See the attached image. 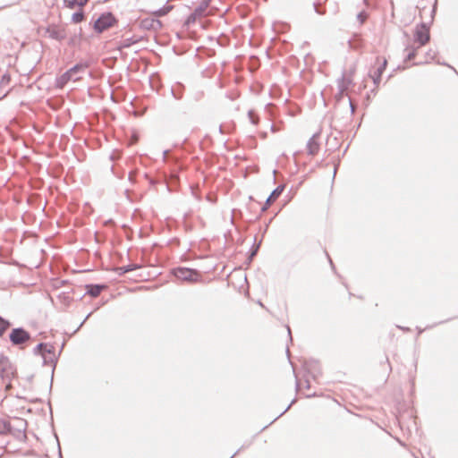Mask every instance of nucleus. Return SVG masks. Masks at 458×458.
<instances>
[{"instance_id":"1","label":"nucleus","mask_w":458,"mask_h":458,"mask_svg":"<svg viewBox=\"0 0 458 458\" xmlns=\"http://www.w3.org/2000/svg\"><path fill=\"white\" fill-rule=\"evenodd\" d=\"M89 67L88 61L76 64L57 79V86L63 88L68 81H77L81 79V74Z\"/></svg>"},{"instance_id":"2","label":"nucleus","mask_w":458,"mask_h":458,"mask_svg":"<svg viewBox=\"0 0 458 458\" xmlns=\"http://www.w3.org/2000/svg\"><path fill=\"white\" fill-rule=\"evenodd\" d=\"M174 275L178 280L189 284L197 283L200 276L197 269L188 267H177L174 269Z\"/></svg>"},{"instance_id":"3","label":"nucleus","mask_w":458,"mask_h":458,"mask_svg":"<svg viewBox=\"0 0 458 458\" xmlns=\"http://www.w3.org/2000/svg\"><path fill=\"white\" fill-rule=\"evenodd\" d=\"M116 21L112 13H104L95 21L93 28L98 33H102L106 30L113 27Z\"/></svg>"},{"instance_id":"4","label":"nucleus","mask_w":458,"mask_h":458,"mask_svg":"<svg viewBox=\"0 0 458 458\" xmlns=\"http://www.w3.org/2000/svg\"><path fill=\"white\" fill-rule=\"evenodd\" d=\"M356 72V69L354 67L346 70L341 80L338 81V89L339 95L338 98H342L343 95L352 87L353 86L354 75Z\"/></svg>"},{"instance_id":"5","label":"nucleus","mask_w":458,"mask_h":458,"mask_svg":"<svg viewBox=\"0 0 458 458\" xmlns=\"http://www.w3.org/2000/svg\"><path fill=\"white\" fill-rule=\"evenodd\" d=\"M16 374V368L5 356L0 357V376L4 381L10 382Z\"/></svg>"},{"instance_id":"6","label":"nucleus","mask_w":458,"mask_h":458,"mask_svg":"<svg viewBox=\"0 0 458 458\" xmlns=\"http://www.w3.org/2000/svg\"><path fill=\"white\" fill-rule=\"evenodd\" d=\"M30 338V334L21 327L14 328L10 334V340L14 345L22 344Z\"/></svg>"},{"instance_id":"7","label":"nucleus","mask_w":458,"mask_h":458,"mask_svg":"<svg viewBox=\"0 0 458 458\" xmlns=\"http://www.w3.org/2000/svg\"><path fill=\"white\" fill-rule=\"evenodd\" d=\"M429 40V30L425 25L417 27L415 31V41L420 47L424 46Z\"/></svg>"},{"instance_id":"8","label":"nucleus","mask_w":458,"mask_h":458,"mask_svg":"<svg viewBox=\"0 0 458 458\" xmlns=\"http://www.w3.org/2000/svg\"><path fill=\"white\" fill-rule=\"evenodd\" d=\"M140 26L143 29L157 31L162 28V22L153 17L143 19L140 22Z\"/></svg>"},{"instance_id":"9","label":"nucleus","mask_w":458,"mask_h":458,"mask_svg":"<svg viewBox=\"0 0 458 458\" xmlns=\"http://www.w3.org/2000/svg\"><path fill=\"white\" fill-rule=\"evenodd\" d=\"M46 33L48 35L49 38L61 41L65 38L66 33L64 29H60L56 26H49Z\"/></svg>"},{"instance_id":"10","label":"nucleus","mask_w":458,"mask_h":458,"mask_svg":"<svg viewBox=\"0 0 458 458\" xmlns=\"http://www.w3.org/2000/svg\"><path fill=\"white\" fill-rule=\"evenodd\" d=\"M377 63L378 64V68H377V72H375L372 76L375 82L377 81L380 80L381 75H382L383 72L385 71L386 66L387 64V61L385 57H378L377 59Z\"/></svg>"},{"instance_id":"11","label":"nucleus","mask_w":458,"mask_h":458,"mask_svg":"<svg viewBox=\"0 0 458 458\" xmlns=\"http://www.w3.org/2000/svg\"><path fill=\"white\" fill-rule=\"evenodd\" d=\"M105 287L106 286L102 284L87 285V293L92 297H98Z\"/></svg>"},{"instance_id":"12","label":"nucleus","mask_w":458,"mask_h":458,"mask_svg":"<svg viewBox=\"0 0 458 458\" xmlns=\"http://www.w3.org/2000/svg\"><path fill=\"white\" fill-rule=\"evenodd\" d=\"M200 17V6L195 8L194 13L189 16L185 21V26L189 29L191 23H194Z\"/></svg>"},{"instance_id":"13","label":"nucleus","mask_w":458,"mask_h":458,"mask_svg":"<svg viewBox=\"0 0 458 458\" xmlns=\"http://www.w3.org/2000/svg\"><path fill=\"white\" fill-rule=\"evenodd\" d=\"M307 148L310 154L315 155L316 153H318L319 146L317 140L314 138H312L309 140Z\"/></svg>"},{"instance_id":"14","label":"nucleus","mask_w":458,"mask_h":458,"mask_svg":"<svg viewBox=\"0 0 458 458\" xmlns=\"http://www.w3.org/2000/svg\"><path fill=\"white\" fill-rule=\"evenodd\" d=\"M65 4H66V6L72 9L74 8L76 5L80 6V7H83L84 5L87 4V3L89 2V0H65L64 1Z\"/></svg>"},{"instance_id":"15","label":"nucleus","mask_w":458,"mask_h":458,"mask_svg":"<svg viewBox=\"0 0 458 458\" xmlns=\"http://www.w3.org/2000/svg\"><path fill=\"white\" fill-rule=\"evenodd\" d=\"M281 192H282V190H279V189L275 190L270 194V196L267 198V202H266V207L264 208H267L269 205H271V203H273L278 198V196L281 194Z\"/></svg>"},{"instance_id":"16","label":"nucleus","mask_w":458,"mask_h":458,"mask_svg":"<svg viewBox=\"0 0 458 458\" xmlns=\"http://www.w3.org/2000/svg\"><path fill=\"white\" fill-rule=\"evenodd\" d=\"M47 344H38L35 348H34V353L35 354H41L43 359H44V362L46 363L47 362V356H45L44 352H43V349H47Z\"/></svg>"},{"instance_id":"17","label":"nucleus","mask_w":458,"mask_h":458,"mask_svg":"<svg viewBox=\"0 0 458 458\" xmlns=\"http://www.w3.org/2000/svg\"><path fill=\"white\" fill-rule=\"evenodd\" d=\"M84 19V13L82 11L76 12L72 16V21L74 23H79L82 21Z\"/></svg>"},{"instance_id":"18","label":"nucleus","mask_w":458,"mask_h":458,"mask_svg":"<svg viewBox=\"0 0 458 458\" xmlns=\"http://www.w3.org/2000/svg\"><path fill=\"white\" fill-rule=\"evenodd\" d=\"M11 81V77L9 74H4L0 80V89L5 88L9 85Z\"/></svg>"},{"instance_id":"19","label":"nucleus","mask_w":458,"mask_h":458,"mask_svg":"<svg viewBox=\"0 0 458 458\" xmlns=\"http://www.w3.org/2000/svg\"><path fill=\"white\" fill-rule=\"evenodd\" d=\"M10 323L2 318H0V336L4 335L6 329L9 327Z\"/></svg>"},{"instance_id":"20","label":"nucleus","mask_w":458,"mask_h":458,"mask_svg":"<svg viewBox=\"0 0 458 458\" xmlns=\"http://www.w3.org/2000/svg\"><path fill=\"white\" fill-rule=\"evenodd\" d=\"M138 267L136 265H128L119 267L118 269L121 271L120 274H124L130 271L136 269Z\"/></svg>"},{"instance_id":"21","label":"nucleus","mask_w":458,"mask_h":458,"mask_svg":"<svg viewBox=\"0 0 458 458\" xmlns=\"http://www.w3.org/2000/svg\"><path fill=\"white\" fill-rule=\"evenodd\" d=\"M7 430H9V424L4 420L0 419V434H4Z\"/></svg>"},{"instance_id":"22","label":"nucleus","mask_w":458,"mask_h":458,"mask_svg":"<svg viewBox=\"0 0 458 458\" xmlns=\"http://www.w3.org/2000/svg\"><path fill=\"white\" fill-rule=\"evenodd\" d=\"M168 10H169V8H160L157 11H156L154 13L156 16L159 17V16L165 15L167 13Z\"/></svg>"},{"instance_id":"23","label":"nucleus","mask_w":458,"mask_h":458,"mask_svg":"<svg viewBox=\"0 0 458 458\" xmlns=\"http://www.w3.org/2000/svg\"><path fill=\"white\" fill-rule=\"evenodd\" d=\"M132 43H134V41H131L130 38H127V39H124V40L123 41L122 47H130Z\"/></svg>"},{"instance_id":"24","label":"nucleus","mask_w":458,"mask_h":458,"mask_svg":"<svg viewBox=\"0 0 458 458\" xmlns=\"http://www.w3.org/2000/svg\"><path fill=\"white\" fill-rule=\"evenodd\" d=\"M53 352H54V347L53 346H48L47 345V349H43V352L44 354L46 355L47 353V354H53Z\"/></svg>"},{"instance_id":"25","label":"nucleus","mask_w":458,"mask_h":458,"mask_svg":"<svg viewBox=\"0 0 458 458\" xmlns=\"http://www.w3.org/2000/svg\"><path fill=\"white\" fill-rule=\"evenodd\" d=\"M191 192H192V194H193L197 199H199V194H198V193H197V191H196L198 190V185L196 184V186H195V187H194V186H191Z\"/></svg>"},{"instance_id":"26","label":"nucleus","mask_w":458,"mask_h":458,"mask_svg":"<svg viewBox=\"0 0 458 458\" xmlns=\"http://www.w3.org/2000/svg\"><path fill=\"white\" fill-rule=\"evenodd\" d=\"M208 23L209 21H202L201 27L205 28Z\"/></svg>"}]
</instances>
